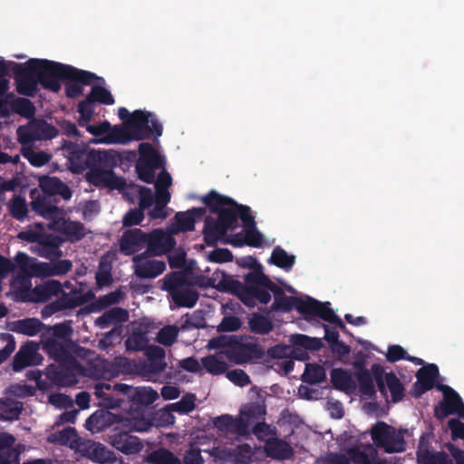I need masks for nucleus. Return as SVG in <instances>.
I'll return each instance as SVG.
<instances>
[{
	"instance_id": "nucleus-30",
	"label": "nucleus",
	"mask_w": 464,
	"mask_h": 464,
	"mask_svg": "<svg viewBox=\"0 0 464 464\" xmlns=\"http://www.w3.org/2000/svg\"><path fill=\"white\" fill-rule=\"evenodd\" d=\"M14 443V438L7 433H0V453ZM24 450L22 445H17L15 449L7 452V457L0 456V464H18V453Z\"/></svg>"
},
{
	"instance_id": "nucleus-51",
	"label": "nucleus",
	"mask_w": 464,
	"mask_h": 464,
	"mask_svg": "<svg viewBox=\"0 0 464 464\" xmlns=\"http://www.w3.org/2000/svg\"><path fill=\"white\" fill-rule=\"evenodd\" d=\"M249 324L251 329L256 333L265 334L268 333L272 329L270 322L266 318L260 315H254L250 319Z\"/></svg>"
},
{
	"instance_id": "nucleus-42",
	"label": "nucleus",
	"mask_w": 464,
	"mask_h": 464,
	"mask_svg": "<svg viewBox=\"0 0 464 464\" xmlns=\"http://www.w3.org/2000/svg\"><path fill=\"white\" fill-rule=\"evenodd\" d=\"M303 378L307 382H320L325 379L324 369L320 365L307 364Z\"/></svg>"
},
{
	"instance_id": "nucleus-14",
	"label": "nucleus",
	"mask_w": 464,
	"mask_h": 464,
	"mask_svg": "<svg viewBox=\"0 0 464 464\" xmlns=\"http://www.w3.org/2000/svg\"><path fill=\"white\" fill-rule=\"evenodd\" d=\"M140 158L136 169L140 179L147 183L154 179V169L162 164L161 156L149 143H141L139 147Z\"/></svg>"
},
{
	"instance_id": "nucleus-13",
	"label": "nucleus",
	"mask_w": 464,
	"mask_h": 464,
	"mask_svg": "<svg viewBox=\"0 0 464 464\" xmlns=\"http://www.w3.org/2000/svg\"><path fill=\"white\" fill-rule=\"evenodd\" d=\"M169 410V406L167 410L160 411L159 412L160 419L151 421L148 416L149 414L145 413L143 411H136L135 412H131L125 420H123V426L130 431H145L150 427L155 426H165L169 425L174 422V417L171 415Z\"/></svg>"
},
{
	"instance_id": "nucleus-28",
	"label": "nucleus",
	"mask_w": 464,
	"mask_h": 464,
	"mask_svg": "<svg viewBox=\"0 0 464 464\" xmlns=\"http://www.w3.org/2000/svg\"><path fill=\"white\" fill-rule=\"evenodd\" d=\"M146 242V234L140 229L129 230L121 237V251L125 255H131L143 246Z\"/></svg>"
},
{
	"instance_id": "nucleus-17",
	"label": "nucleus",
	"mask_w": 464,
	"mask_h": 464,
	"mask_svg": "<svg viewBox=\"0 0 464 464\" xmlns=\"http://www.w3.org/2000/svg\"><path fill=\"white\" fill-rule=\"evenodd\" d=\"M291 343L297 346L295 350H292L290 347L278 345L272 350V354L277 357L292 354L295 359L303 361L308 358L307 353H299V348H304L306 350H317L322 345L320 339L310 338L304 334H295L291 336Z\"/></svg>"
},
{
	"instance_id": "nucleus-43",
	"label": "nucleus",
	"mask_w": 464,
	"mask_h": 464,
	"mask_svg": "<svg viewBox=\"0 0 464 464\" xmlns=\"http://www.w3.org/2000/svg\"><path fill=\"white\" fill-rule=\"evenodd\" d=\"M78 111L80 113L79 124L85 126L86 128L91 124H88L92 120L94 110L92 101L88 98L86 101L82 102L79 104Z\"/></svg>"
},
{
	"instance_id": "nucleus-56",
	"label": "nucleus",
	"mask_w": 464,
	"mask_h": 464,
	"mask_svg": "<svg viewBox=\"0 0 464 464\" xmlns=\"http://www.w3.org/2000/svg\"><path fill=\"white\" fill-rule=\"evenodd\" d=\"M227 378L238 386L249 383L248 376L242 370H233L227 372Z\"/></svg>"
},
{
	"instance_id": "nucleus-35",
	"label": "nucleus",
	"mask_w": 464,
	"mask_h": 464,
	"mask_svg": "<svg viewBox=\"0 0 464 464\" xmlns=\"http://www.w3.org/2000/svg\"><path fill=\"white\" fill-rule=\"evenodd\" d=\"M265 450L267 455L275 459H286L289 458L292 454L290 446L287 443L276 439L274 440L267 439V444L265 445Z\"/></svg>"
},
{
	"instance_id": "nucleus-21",
	"label": "nucleus",
	"mask_w": 464,
	"mask_h": 464,
	"mask_svg": "<svg viewBox=\"0 0 464 464\" xmlns=\"http://www.w3.org/2000/svg\"><path fill=\"white\" fill-rule=\"evenodd\" d=\"M422 438L418 450V461L420 464H450L443 453L430 452ZM450 451L456 460V464H464V450L450 446Z\"/></svg>"
},
{
	"instance_id": "nucleus-41",
	"label": "nucleus",
	"mask_w": 464,
	"mask_h": 464,
	"mask_svg": "<svg viewBox=\"0 0 464 464\" xmlns=\"http://www.w3.org/2000/svg\"><path fill=\"white\" fill-rule=\"evenodd\" d=\"M32 130L34 131V137L37 140L52 139L56 135V130L53 127L40 121H32Z\"/></svg>"
},
{
	"instance_id": "nucleus-49",
	"label": "nucleus",
	"mask_w": 464,
	"mask_h": 464,
	"mask_svg": "<svg viewBox=\"0 0 464 464\" xmlns=\"http://www.w3.org/2000/svg\"><path fill=\"white\" fill-rule=\"evenodd\" d=\"M262 418V416L257 420H256L255 424V429H254V433L256 434V436L260 440H264L266 442V445L267 444V439H269L270 440H274L275 438H274V430L270 427V426H267L264 423H259L258 420ZM254 425V423L252 424Z\"/></svg>"
},
{
	"instance_id": "nucleus-46",
	"label": "nucleus",
	"mask_w": 464,
	"mask_h": 464,
	"mask_svg": "<svg viewBox=\"0 0 464 464\" xmlns=\"http://www.w3.org/2000/svg\"><path fill=\"white\" fill-rule=\"evenodd\" d=\"M195 396L188 394L182 398L179 402L172 403L169 405V410L178 411L179 413H188L195 408Z\"/></svg>"
},
{
	"instance_id": "nucleus-3",
	"label": "nucleus",
	"mask_w": 464,
	"mask_h": 464,
	"mask_svg": "<svg viewBox=\"0 0 464 464\" xmlns=\"http://www.w3.org/2000/svg\"><path fill=\"white\" fill-rule=\"evenodd\" d=\"M69 80L66 94L74 98L82 92V84L92 82L93 75L70 65L45 59H30L17 69V90L24 95H33L37 82L53 92L60 90V80Z\"/></svg>"
},
{
	"instance_id": "nucleus-63",
	"label": "nucleus",
	"mask_w": 464,
	"mask_h": 464,
	"mask_svg": "<svg viewBox=\"0 0 464 464\" xmlns=\"http://www.w3.org/2000/svg\"><path fill=\"white\" fill-rule=\"evenodd\" d=\"M170 266L182 267L185 266V252L181 249L176 250L169 256Z\"/></svg>"
},
{
	"instance_id": "nucleus-19",
	"label": "nucleus",
	"mask_w": 464,
	"mask_h": 464,
	"mask_svg": "<svg viewBox=\"0 0 464 464\" xmlns=\"http://www.w3.org/2000/svg\"><path fill=\"white\" fill-rule=\"evenodd\" d=\"M44 218L51 219V223L48 225L51 229L63 233L68 240H79L84 235L82 225L78 222L66 220L61 209L60 214L53 213L44 216Z\"/></svg>"
},
{
	"instance_id": "nucleus-48",
	"label": "nucleus",
	"mask_w": 464,
	"mask_h": 464,
	"mask_svg": "<svg viewBox=\"0 0 464 464\" xmlns=\"http://www.w3.org/2000/svg\"><path fill=\"white\" fill-rule=\"evenodd\" d=\"M24 156L28 160V161L35 166L42 167L45 163L49 161V155L44 151H34L32 150H25L24 152Z\"/></svg>"
},
{
	"instance_id": "nucleus-20",
	"label": "nucleus",
	"mask_w": 464,
	"mask_h": 464,
	"mask_svg": "<svg viewBox=\"0 0 464 464\" xmlns=\"http://www.w3.org/2000/svg\"><path fill=\"white\" fill-rule=\"evenodd\" d=\"M205 215V209L202 208H194L188 211L176 214L173 221L169 226L171 234L191 231L197 222L200 221Z\"/></svg>"
},
{
	"instance_id": "nucleus-64",
	"label": "nucleus",
	"mask_w": 464,
	"mask_h": 464,
	"mask_svg": "<svg viewBox=\"0 0 464 464\" xmlns=\"http://www.w3.org/2000/svg\"><path fill=\"white\" fill-rule=\"evenodd\" d=\"M240 327V322L236 317H227L224 318L221 324H219L220 331H236Z\"/></svg>"
},
{
	"instance_id": "nucleus-32",
	"label": "nucleus",
	"mask_w": 464,
	"mask_h": 464,
	"mask_svg": "<svg viewBox=\"0 0 464 464\" xmlns=\"http://www.w3.org/2000/svg\"><path fill=\"white\" fill-rule=\"evenodd\" d=\"M334 386L345 392H352L355 389V380L352 374L343 369H334L331 372Z\"/></svg>"
},
{
	"instance_id": "nucleus-22",
	"label": "nucleus",
	"mask_w": 464,
	"mask_h": 464,
	"mask_svg": "<svg viewBox=\"0 0 464 464\" xmlns=\"http://www.w3.org/2000/svg\"><path fill=\"white\" fill-rule=\"evenodd\" d=\"M169 230L155 229L146 235L148 251L155 256L163 255L172 249L176 244Z\"/></svg>"
},
{
	"instance_id": "nucleus-24",
	"label": "nucleus",
	"mask_w": 464,
	"mask_h": 464,
	"mask_svg": "<svg viewBox=\"0 0 464 464\" xmlns=\"http://www.w3.org/2000/svg\"><path fill=\"white\" fill-rule=\"evenodd\" d=\"M135 273L141 277H156L166 268L164 262L143 255L134 257Z\"/></svg>"
},
{
	"instance_id": "nucleus-15",
	"label": "nucleus",
	"mask_w": 464,
	"mask_h": 464,
	"mask_svg": "<svg viewBox=\"0 0 464 464\" xmlns=\"http://www.w3.org/2000/svg\"><path fill=\"white\" fill-rule=\"evenodd\" d=\"M182 276L174 274L165 279L164 288L169 290L173 301L179 306L192 307L198 300V293L188 285L181 283Z\"/></svg>"
},
{
	"instance_id": "nucleus-38",
	"label": "nucleus",
	"mask_w": 464,
	"mask_h": 464,
	"mask_svg": "<svg viewBox=\"0 0 464 464\" xmlns=\"http://www.w3.org/2000/svg\"><path fill=\"white\" fill-rule=\"evenodd\" d=\"M63 151L64 156L68 158V160L70 163V169L73 172L81 171L82 169V167L80 164V161H81L80 160L82 156V150L78 146H76L72 143H69V144H65L63 147Z\"/></svg>"
},
{
	"instance_id": "nucleus-34",
	"label": "nucleus",
	"mask_w": 464,
	"mask_h": 464,
	"mask_svg": "<svg viewBox=\"0 0 464 464\" xmlns=\"http://www.w3.org/2000/svg\"><path fill=\"white\" fill-rule=\"evenodd\" d=\"M47 440L52 443L67 445L72 449L78 445V436L72 428H67L57 433H52L48 436Z\"/></svg>"
},
{
	"instance_id": "nucleus-5",
	"label": "nucleus",
	"mask_w": 464,
	"mask_h": 464,
	"mask_svg": "<svg viewBox=\"0 0 464 464\" xmlns=\"http://www.w3.org/2000/svg\"><path fill=\"white\" fill-rule=\"evenodd\" d=\"M15 262L20 269L26 274L14 279L11 283L12 293L16 299L26 301L22 295L23 293H32L31 281L29 276H50L68 272L72 264L68 260H62L56 264L39 263L26 254L18 253Z\"/></svg>"
},
{
	"instance_id": "nucleus-45",
	"label": "nucleus",
	"mask_w": 464,
	"mask_h": 464,
	"mask_svg": "<svg viewBox=\"0 0 464 464\" xmlns=\"http://www.w3.org/2000/svg\"><path fill=\"white\" fill-rule=\"evenodd\" d=\"M107 414L103 411H97L93 413L86 420L85 426L87 430L92 433L99 432L103 429L107 421Z\"/></svg>"
},
{
	"instance_id": "nucleus-27",
	"label": "nucleus",
	"mask_w": 464,
	"mask_h": 464,
	"mask_svg": "<svg viewBox=\"0 0 464 464\" xmlns=\"http://www.w3.org/2000/svg\"><path fill=\"white\" fill-rule=\"evenodd\" d=\"M438 375V368L434 364H430L421 368L417 374V382L414 384L413 395L420 396L423 392L433 387Z\"/></svg>"
},
{
	"instance_id": "nucleus-50",
	"label": "nucleus",
	"mask_w": 464,
	"mask_h": 464,
	"mask_svg": "<svg viewBox=\"0 0 464 464\" xmlns=\"http://www.w3.org/2000/svg\"><path fill=\"white\" fill-rule=\"evenodd\" d=\"M136 400L143 404H150L158 398V393L150 387L139 388L135 391Z\"/></svg>"
},
{
	"instance_id": "nucleus-4",
	"label": "nucleus",
	"mask_w": 464,
	"mask_h": 464,
	"mask_svg": "<svg viewBox=\"0 0 464 464\" xmlns=\"http://www.w3.org/2000/svg\"><path fill=\"white\" fill-rule=\"evenodd\" d=\"M121 124L111 125L103 121L87 127V131L92 135V143L105 145H126L133 140H140L150 133L160 137L162 133L161 124L157 117L145 110L129 111L126 108L118 109Z\"/></svg>"
},
{
	"instance_id": "nucleus-8",
	"label": "nucleus",
	"mask_w": 464,
	"mask_h": 464,
	"mask_svg": "<svg viewBox=\"0 0 464 464\" xmlns=\"http://www.w3.org/2000/svg\"><path fill=\"white\" fill-rule=\"evenodd\" d=\"M39 185L43 195L36 190L32 192L33 208L43 217L53 213L60 214V209L54 205L52 196L59 194L64 199H69L72 196L69 188L58 179L52 177L42 178Z\"/></svg>"
},
{
	"instance_id": "nucleus-54",
	"label": "nucleus",
	"mask_w": 464,
	"mask_h": 464,
	"mask_svg": "<svg viewBox=\"0 0 464 464\" xmlns=\"http://www.w3.org/2000/svg\"><path fill=\"white\" fill-rule=\"evenodd\" d=\"M155 464H181L180 461L167 450H159L151 456Z\"/></svg>"
},
{
	"instance_id": "nucleus-12",
	"label": "nucleus",
	"mask_w": 464,
	"mask_h": 464,
	"mask_svg": "<svg viewBox=\"0 0 464 464\" xmlns=\"http://www.w3.org/2000/svg\"><path fill=\"white\" fill-rule=\"evenodd\" d=\"M371 434L372 440L387 452H400L405 450L404 438L408 430H396L381 421L372 428Z\"/></svg>"
},
{
	"instance_id": "nucleus-1",
	"label": "nucleus",
	"mask_w": 464,
	"mask_h": 464,
	"mask_svg": "<svg viewBox=\"0 0 464 464\" xmlns=\"http://www.w3.org/2000/svg\"><path fill=\"white\" fill-rule=\"evenodd\" d=\"M199 200L215 213L218 220L212 226L208 220L205 225V237L216 239L227 237L226 241L234 246L248 245L260 247L267 244L266 239L256 227L250 209L236 204L233 200L215 191L199 198Z\"/></svg>"
},
{
	"instance_id": "nucleus-26",
	"label": "nucleus",
	"mask_w": 464,
	"mask_h": 464,
	"mask_svg": "<svg viewBox=\"0 0 464 464\" xmlns=\"http://www.w3.org/2000/svg\"><path fill=\"white\" fill-rule=\"evenodd\" d=\"M41 357L37 353V346L33 343H27L20 348L14 359V370L21 371L31 364H38Z\"/></svg>"
},
{
	"instance_id": "nucleus-16",
	"label": "nucleus",
	"mask_w": 464,
	"mask_h": 464,
	"mask_svg": "<svg viewBox=\"0 0 464 464\" xmlns=\"http://www.w3.org/2000/svg\"><path fill=\"white\" fill-rule=\"evenodd\" d=\"M372 372L378 383L381 392L388 399L389 394L393 402L401 401L404 395L403 387L399 379L392 372H385L379 364L372 367Z\"/></svg>"
},
{
	"instance_id": "nucleus-60",
	"label": "nucleus",
	"mask_w": 464,
	"mask_h": 464,
	"mask_svg": "<svg viewBox=\"0 0 464 464\" xmlns=\"http://www.w3.org/2000/svg\"><path fill=\"white\" fill-rule=\"evenodd\" d=\"M49 401L57 408H67L72 404V400L68 396L61 393L50 395Z\"/></svg>"
},
{
	"instance_id": "nucleus-29",
	"label": "nucleus",
	"mask_w": 464,
	"mask_h": 464,
	"mask_svg": "<svg viewBox=\"0 0 464 464\" xmlns=\"http://www.w3.org/2000/svg\"><path fill=\"white\" fill-rule=\"evenodd\" d=\"M189 275L185 276V279L193 283V285L200 287H223L222 281L224 274L221 272H215L212 277L198 276L193 267V264L189 265Z\"/></svg>"
},
{
	"instance_id": "nucleus-40",
	"label": "nucleus",
	"mask_w": 464,
	"mask_h": 464,
	"mask_svg": "<svg viewBox=\"0 0 464 464\" xmlns=\"http://www.w3.org/2000/svg\"><path fill=\"white\" fill-rule=\"evenodd\" d=\"M205 369L212 374H219L226 371L227 363L223 354L211 355L202 359Z\"/></svg>"
},
{
	"instance_id": "nucleus-39",
	"label": "nucleus",
	"mask_w": 464,
	"mask_h": 464,
	"mask_svg": "<svg viewBox=\"0 0 464 464\" xmlns=\"http://www.w3.org/2000/svg\"><path fill=\"white\" fill-rule=\"evenodd\" d=\"M42 328V324L34 318L24 319L14 324L13 331L28 336L37 334Z\"/></svg>"
},
{
	"instance_id": "nucleus-2",
	"label": "nucleus",
	"mask_w": 464,
	"mask_h": 464,
	"mask_svg": "<svg viewBox=\"0 0 464 464\" xmlns=\"http://www.w3.org/2000/svg\"><path fill=\"white\" fill-rule=\"evenodd\" d=\"M247 280L250 290L241 292L239 297L248 306L254 305L255 298L263 304H267L272 292L275 297L273 308L276 311L288 312L295 308L306 319L320 317L328 322L336 320L328 304L319 303L308 296L299 298L295 295V290L292 286L282 284V288H278L259 271L249 276Z\"/></svg>"
},
{
	"instance_id": "nucleus-9",
	"label": "nucleus",
	"mask_w": 464,
	"mask_h": 464,
	"mask_svg": "<svg viewBox=\"0 0 464 464\" xmlns=\"http://www.w3.org/2000/svg\"><path fill=\"white\" fill-rule=\"evenodd\" d=\"M201 451L209 452L216 458L233 464H249L253 456V450L246 443L239 444L237 448L218 446L212 450L208 448L198 449L191 446L184 456V462L186 464H203L204 460L200 454Z\"/></svg>"
},
{
	"instance_id": "nucleus-36",
	"label": "nucleus",
	"mask_w": 464,
	"mask_h": 464,
	"mask_svg": "<svg viewBox=\"0 0 464 464\" xmlns=\"http://www.w3.org/2000/svg\"><path fill=\"white\" fill-rule=\"evenodd\" d=\"M22 409V404L19 401L9 399L0 400V419L14 420L18 419Z\"/></svg>"
},
{
	"instance_id": "nucleus-11",
	"label": "nucleus",
	"mask_w": 464,
	"mask_h": 464,
	"mask_svg": "<svg viewBox=\"0 0 464 464\" xmlns=\"http://www.w3.org/2000/svg\"><path fill=\"white\" fill-rule=\"evenodd\" d=\"M18 237L28 242L35 243L31 250L41 256L53 260L61 256L59 246L62 239L58 237L47 235L40 224L29 227L26 230L18 234Z\"/></svg>"
},
{
	"instance_id": "nucleus-25",
	"label": "nucleus",
	"mask_w": 464,
	"mask_h": 464,
	"mask_svg": "<svg viewBox=\"0 0 464 464\" xmlns=\"http://www.w3.org/2000/svg\"><path fill=\"white\" fill-rule=\"evenodd\" d=\"M110 443L124 454H135L142 449V444L139 438L126 432L111 435L110 437Z\"/></svg>"
},
{
	"instance_id": "nucleus-33",
	"label": "nucleus",
	"mask_w": 464,
	"mask_h": 464,
	"mask_svg": "<svg viewBox=\"0 0 464 464\" xmlns=\"http://www.w3.org/2000/svg\"><path fill=\"white\" fill-rule=\"evenodd\" d=\"M348 453L350 458L357 464H374L376 458V450L372 446H365L362 450L361 448L351 449Z\"/></svg>"
},
{
	"instance_id": "nucleus-44",
	"label": "nucleus",
	"mask_w": 464,
	"mask_h": 464,
	"mask_svg": "<svg viewBox=\"0 0 464 464\" xmlns=\"http://www.w3.org/2000/svg\"><path fill=\"white\" fill-rule=\"evenodd\" d=\"M386 358L390 362H396L401 359H407L418 365L422 363V360L417 357H407L405 350L400 345H392L389 347L386 353Z\"/></svg>"
},
{
	"instance_id": "nucleus-6",
	"label": "nucleus",
	"mask_w": 464,
	"mask_h": 464,
	"mask_svg": "<svg viewBox=\"0 0 464 464\" xmlns=\"http://www.w3.org/2000/svg\"><path fill=\"white\" fill-rule=\"evenodd\" d=\"M121 160V155L115 150H92L87 156V180L100 187L121 188L123 181L113 173V168Z\"/></svg>"
},
{
	"instance_id": "nucleus-31",
	"label": "nucleus",
	"mask_w": 464,
	"mask_h": 464,
	"mask_svg": "<svg viewBox=\"0 0 464 464\" xmlns=\"http://www.w3.org/2000/svg\"><path fill=\"white\" fill-rule=\"evenodd\" d=\"M85 450L88 458L94 462L105 464L114 459L113 452L100 443L88 442L85 445Z\"/></svg>"
},
{
	"instance_id": "nucleus-62",
	"label": "nucleus",
	"mask_w": 464,
	"mask_h": 464,
	"mask_svg": "<svg viewBox=\"0 0 464 464\" xmlns=\"http://www.w3.org/2000/svg\"><path fill=\"white\" fill-rule=\"evenodd\" d=\"M449 428L451 430L453 439L464 440V423L459 420L452 419L449 421Z\"/></svg>"
},
{
	"instance_id": "nucleus-59",
	"label": "nucleus",
	"mask_w": 464,
	"mask_h": 464,
	"mask_svg": "<svg viewBox=\"0 0 464 464\" xmlns=\"http://www.w3.org/2000/svg\"><path fill=\"white\" fill-rule=\"evenodd\" d=\"M18 139L23 144L29 143L34 140H37L34 137V131L32 130V122H30L27 126L20 127L17 130Z\"/></svg>"
},
{
	"instance_id": "nucleus-53",
	"label": "nucleus",
	"mask_w": 464,
	"mask_h": 464,
	"mask_svg": "<svg viewBox=\"0 0 464 464\" xmlns=\"http://www.w3.org/2000/svg\"><path fill=\"white\" fill-rule=\"evenodd\" d=\"M10 211L14 218L23 219L27 212L24 199L20 197L14 198L10 204Z\"/></svg>"
},
{
	"instance_id": "nucleus-57",
	"label": "nucleus",
	"mask_w": 464,
	"mask_h": 464,
	"mask_svg": "<svg viewBox=\"0 0 464 464\" xmlns=\"http://www.w3.org/2000/svg\"><path fill=\"white\" fill-rule=\"evenodd\" d=\"M14 108L21 115L30 117L34 113L32 103L26 99H17L14 102Z\"/></svg>"
},
{
	"instance_id": "nucleus-18",
	"label": "nucleus",
	"mask_w": 464,
	"mask_h": 464,
	"mask_svg": "<svg viewBox=\"0 0 464 464\" xmlns=\"http://www.w3.org/2000/svg\"><path fill=\"white\" fill-rule=\"evenodd\" d=\"M438 389L443 394V400L435 409V414L440 419H444L449 414H457L464 419V404L460 397L450 387L440 385Z\"/></svg>"
},
{
	"instance_id": "nucleus-37",
	"label": "nucleus",
	"mask_w": 464,
	"mask_h": 464,
	"mask_svg": "<svg viewBox=\"0 0 464 464\" xmlns=\"http://www.w3.org/2000/svg\"><path fill=\"white\" fill-rule=\"evenodd\" d=\"M269 261L275 266L288 271L293 267L295 262V256L289 255L281 247H276L272 252Z\"/></svg>"
},
{
	"instance_id": "nucleus-10",
	"label": "nucleus",
	"mask_w": 464,
	"mask_h": 464,
	"mask_svg": "<svg viewBox=\"0 0 464 464\" xmlns=\"http://www.w3.org/2000/svg\"><path fill=\"white\" fill-rule=\"evenodd\" d=\"M265 414V408L259 403H251L242 407L237 419L223 415L214 420L215 427L221 431L239 436L248 433L250 427Z\"/></svg>"
},
{
	"instance_id": "nucleus-58",
	"label": "nucleus",
	"mask_w": 464,
	"mask_h": 464,
	"mask_svg": "<svg viewBox=\"0 0 464 464\" xmlns=\"http://www.w3.org/2000/svg\"><path fill=\"white\" fill-rule=\"evenodd\" d=\"M208 258L216 263L228 262L232 259V255L227 249H216L208 255Z\"/></svg>"
},
{
	"instance_id": "nucleus-55",
	"label": "nucleus",
	"mask_w": 464,
	"mask_h": 464,
	"mask_svg": "<svg viewBox=\"0 0 464 464\" xmlns=\"http://www.w3.org/2000/svg\"><path fill=\"white\" fill-rule=\"evenodd\" d=\"M96 279L99 285H105L111 280V266L105 261H102L99 270L96 274Z\"/></svg>"
},
{
	"instance_id": "nucleus-61",
	"label": "nucleus",
	"mask_w": 464,
	"mask_h": 464,
	"mask_svg": "<svg viewBox=\"0 0 464 464\" xmlns=\"http://www.w3.org/2000/svg\"><path fill=\"white\" fill-rule=\"evenodd\" d=\"M143 219V213L141 209H134L128 212L123 219L125 226H133L139 224Z\"/></svg>"
},
{
	"instance_id": "nucleus-7",
	"label": "nucleus",
	"mask_w": 464,
	"mask_h": 464,
	"mask_svg": "<svg viewBox=\"0 0 464 464\" xmlns=\"http://www.w3.org/2000/svg\"><path fill=\"white\" fill-rule=\"evenodd\" d=\"M171 183L170 175L163 171L159 175L155 183V197L147 188H135L140 195V208L141 209L150 208L148 215L151 218H165L169 216L166 206L170 200V194L167 188L171 186Z\"/></svg>"
},
{
	"instance_id": "nucleus-52",
	"label": "nucleus",
	"mask_w": 464,
	"mask_h": 464,
	"mask_svg": "<svg viewBox=\"0 0 464 464\" xmlns=\"http://www.w3.org/2000/svg\"><path fill=\"white\" fill-rule=\"evenodd\" d=\"M178 335L177 328L173 326L164 327L158 334V342L164 345H170L174 343Z\"/></svg>"
},
{
	"instance_id": "nucleus-47",
	"label": "nucleus",
	"mask_w": 464,
	"mask_h": 464,
	"mask_svg": "<svg viewBox=\"0 0 464 464\" xmlns=\"http://www.w3.org/2000/svg\"><path fill=\"white\" fill-rule=\"evenodd\" d=\"M89 98L92 102H99L107 105H111L114 102L111 93L105 88L100 86L92 88Z\"/></svg>"
},
{
	"instance_id": "nucleus-23",
	"label": "nucleus",
	"mask_w": 464,
	"mask_h": 464,
	"mask_svg": "<svg viewBox=\"0 0 464 464\" xmlns=\"http://www.w3.org/2000/svg\"><path fill=\"white\" fill-rule=\"evenodd\" d=\"M62 285L58 281L49 280L32 290V293H23L26 302H45L53 296L59 297Z\"/></svg>"
}]
</instances>
